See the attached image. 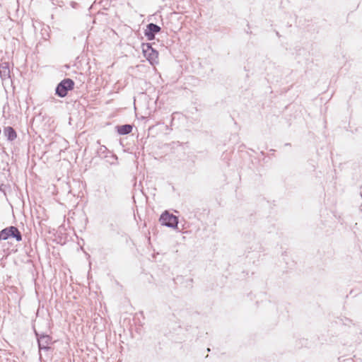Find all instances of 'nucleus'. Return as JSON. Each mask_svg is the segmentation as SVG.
<instances>
[{"label": "nucleus", "mask_w": 362, "mask_h": 362, "mask_svg": "<svg viewBox=\"0 0 362 362\" xmlns=\"http://www.w3.org/2000/svg\"><path fill=\"white\" fill-rule=\"evenodd\" d=\"M117 132L120 135H127L132 132L133 127L131 124H123L117 126Z\"/></svg>", "instance_id": "1a4fd4ad"}, {"label": "nucleus", "mask_w": 362, "mask_h": 362, "mask_svg": "<svg viewBox=\"0 0 362 362\" xmlns=\"http://www.w3.org/2000/svg\"><path fill=\"white\" fill-rule=\"evenodd\" d=\"M142 51L144 57L151 64L153 65L158 63V52L152 47L150 43H143Z\"/></svg>", "instance_id": "20e7f679"}, {"label": "nucleus", "mask_w": 362, "mask_h": 362, "mask_svg": "<svg viewBox=\"0 0 362 362\" xmlns=\"http://www.w3.org/2000/svg\"><path fill=\"white\" fill-rule=\"evenodd\" d=\"M159 221L163 226H165L169 228H175L177 227L178 224V218L173 215V214L169 213L167 211H165L160 216Z\"/></svg>", "instance_id": "39448f33"}, {"label": "nucleus", "mask_w": 362, "mask_h": 362, "mask_svg": "<svg viewBox=\"0 0 362 362\" xmlns=\"http://www.w3.org/2000/svg\"><path fill=\"white\" fill-rule=\"evenodd\" d=\"M4 134L10 141L15 140L17 137L16 132L12 127H6L4 129Z\"/></svg>", "instance_id": "6e6552de"}, {"label": "nucleus", "mask_w": 362, "mask_h": 362, "mask_svg": "<svg viewBox=\"0 0 362 362\" xmlns=\"http://www.w3.org/2000/svg\"><path fill=\"white\" fill-rule=\"evenodd\" d=\"M97 143H98V144H100V141H99V140L97 141Z\"/></svg>", "instance_id": "ddd939ff"}, {"label": "nucleus", "mask_w": 362, "mask_h": 362, "mask_svg": "<svg viewBox=\"0 0 362 362\" xmlns=\"http://www.w3.org/2000/svg\"><path fill=\"white\" fill-rule=\"evenodd\" d=\"M10 66L8 62H2L0 64V77L1 79L6 80L11 77Z\"/></svg>", "instance_id": "0eeeda50"}, {"label": "nucleus", "mask_w": 362, "mask_h": 362, "mask_svg": "<svg viewBox=\"0 0 362 362\" xmlns=\"http://www.w3.org/2000/svg\"><path fill=\"white\" fill-rule=\"evenodd\" d=\"M11 238L16 239L18 242L22 240V234L17 227L11 226L0 231V241L6 240Z\"/></svg>", "instance_id": "7ed1b4c3"}, {"label": "nucleus", "mask_w": 362, "mask_h": 362, "mask_svg": "<svg viewBox=\"0 0 362 362\" xmlns=\"http://www.w3.org/2000/svg\"><path fill=\"white\" fill-rule=\"evenodd\" d=\"M161 28L153 23H150L146 25V28L144 30V35L148 40H153L155 39V36L157 33H160Z\"/></svg>", "instance_id": "423d86ee"}, {"label": "nucleus", "mask_w": 362, "mask_h": 362, "mask_svg": "<svg viewBox=\"0 0 362 362\" xmlns=\"http://www.w3.org/2000/svg\"><path fill=\"white\" fill-rule=\"evenodd\" d=\"M110 151L105 146L100 145V147L97 149V155L99 157L105 158L107 156V153Z\"/></svg>", "instance_id": "9d476101"}, {"label": "nucleus", "mask_w": 362, "mask_h": 362, "mask_svg": "<svg viewBox=\"0 0 362 362\" xmlns=\"http://www.w3.org/2000/svg\"><path fill=\"white\" fill-rule=\"evenodd\" d=\"M56 1H57V2H56V3L52 2V4H57V5H58L59 6H62L64 5V4H63V1H59V0H56Z\"/></svg>", "instance_id": "9b49d317"}, {"label": "nucleus", "mask_w": 362, "mask_h": 362, "mask_svg": "<svg viewBox=\"0 0 362 362\" xmlns=\"http://www.w3.org/2000/svg\"><path fill=\"white\" fill-rule=\"evenodd\" d=\"M77 5V4L74 1H71V6L73 7V8H76V6Z\"/></svg>", "instance_id": "f8f14e48"}, {"label": "nucleus", "mask_w": 362, "mask_h": 362, "mask_svg": "<svg viewBox=\"0 0 362 362\" xmlns=\"http://www.w3.org/2000/svg\"><path fill=\"white\" fill-rule=\"evenodd\" d=\"M34 332L37 340V344L40 352V360L41 361L42 358L41 351H43L45 352H48L50 350H52L50 344L52 343V338L48 334L44 333L40 334L35 329H34Z\"/></svg>", "instance_id": "f257e3e1"}, {"label": "nucleus", "mask_w": 362, "mask_h": 362, "mask_svg": "<svg viewBox=\"0 0 362 362\" xmlns=\"http://www.w3.org/2000/svg\"><path fill=\"white\" fill-rule=\"evenodd\" d=\"M75 83L69 78L62 80L56 86L55 95L59 98H64L67 95L69 90L74 88Z\"/></svg>", "instance_id": "f03ea898"}]
</instances>
